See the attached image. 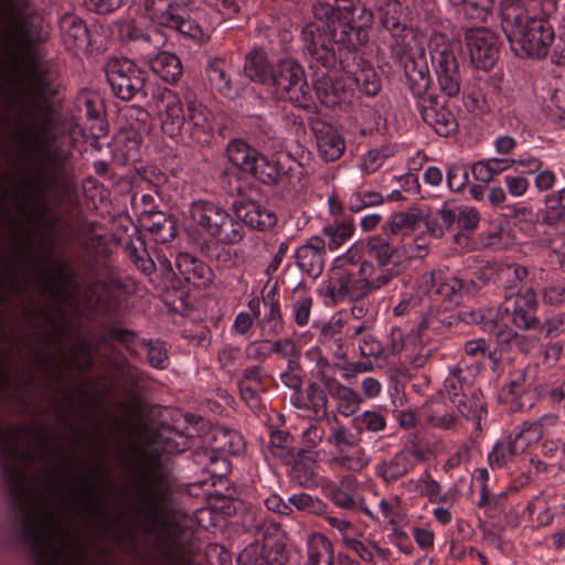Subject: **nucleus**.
<instances>
[{"instance_id":"obj_1","label":"nucleus","mask_w":565,"mask_h":565,"mask_svg":"<svg viewBox=\"0 0 565 565\" xmlns=\"http://www.w3.org/2000/svg\"><path fill=\"white\" fill-rule=\"evenodd\" d=\"M364 260L353 245L337 257L329 279L321 285V294L332 303L360 301L371 290L386 286L403 269V255L391 243L377 235L369 237Z\"/></svg>"},{"instance_id":"obj_2","label":"nucleus","mask_w":565,"mask_h":565,"mask_svg":"<svg viewBox=\"0 0 565 565\" xmlns=\"http://www.w3.org/2000/svg\"><path fill=\"white\" fill-rule=\"evenodd\" d=\"M539 301L531 288L523 294L505 296L499 307L463 310L459 313L466 324L478 326L488 333L502 352L516 350L529 353L534 345V339L520 334L510 324L521 330H536L540 327L537 317Z\"/></svg>"},{"instance_id":"obj_3","label":"nucleus","mask_w":565,"mask_h":565,"mask_svg":"<svg viewBox=\"0 0 565 565\" xmlns=\"http://www.w3.org/2000/svg\"><path fill=\"white\" fill-rule=\"evenodd\" d=\"M152 99L164 136L183 145H205L210 141L213 134L212 113L194 92L185 90L181 99L170 88L158 87L152 93Z\"/></svg>"},{"instance_id":"obj_4","label":"nucleus","mask_w":565,"mask_h":565,"mask_svg":"<svg viewBox=\"0 0 565 565\" xmlns=\"http://www.w3.org/2000/svg\"><path fill=\"white\" fill-rule=\"evenodd\" d=\"M305 47L313 63L327 70L339 67L345 73L349 88L365 96H375L381 89V79L373 66L363 57L361 47L365 38H303Z\"/></svg>"},{"instance_id":"obj_5","label":"nucleus","mask_w":565,"mask_h":565,"mask_svg":"<svg viewBox=\"0 0 565 565\" xmlns=\"http://www.w3.org/2000/svg\"><path fill=\"white\" fill-rule=\"evenodd\" d=\"M244 72L252 81L271 86L280 100H287L299 108H309L312 104L305 71L292 58H282L275 67H270L265 53L255 50L247 54Z\"/></svg>"},{"instance_id":"obj_6","label":"nucleus","mask_w":565,"mask_h":565,"mask_svg":"<svg viewBox=\"0 0 565 565\" xmlns=\"http://www.w3.org/2000/svg\"><path fill=\"white\" fill-rule=\"evenodd\" d=\"M458 289L459 282L451 273L444 270L425 273L418 278L413 290L401 294L397 303L393 307V316L399 319L401 324L404 320L416 324L434 306H440L444 301H456Z\"/></svg>"},{"instance_id":"obj_7","label":"nucleus","mask_w":565,"mask_h":565,"mask_svg":"<svg viewBox=\"0 0 565 565\" xmlns=\"http://www.w3.org/2000/svg\"><path fill=\"white\" fill-rule=\"evenodd\" d=\"M189 213L192 230L204 242L235 245L245 237L243 224L220 203L198 200L192 202Z\"/></svg>"},{"instance_id":"obj_8","label":"nucleus","mask_w":565,"mask_h":565,"mask_svg":"<svg viewBox=\"0 0 565 565\" xmlns=\"http://www.w3.org/2000/svg\"><path fill=\"white\" fill-rule=\"evenodd\" d=\"M191 3L192 0H145V12L159 33L173 31L180 35H196L201 32L199 24L179 13V8Z\"/></svg>"},{"instance_id":"obj_9","label":"nucleus","mask_w":565,"mask_h":565,"mask_svg":"<svg viewBox=\"0 0 565 565\" xmlns=\"http://www.w3.org/2000/svg\"><path fill=\"white\" fill-rule=\"evenodd\" d=\"M106 77L113 93L122 100L146 97V71L129 58H110L106 64Z\"/></svg>"},{"instance_id":"obj_10","label":"nucleus","mask_w":565,"mask_h":565,"mask_svg":"<svg viewBox=\"0 0 565 565\" xmlns=\"http://www.w3.org/2000/svg\"><path fill=\"white\" fill-rule=\"evenodd\" d=\"M501 28L505 35H554L553 28L544 17H529L520 0H505L501 4Z\"/></svg>"},{"instance_id":"obj_11","label":"nucleus","mask_w":565,"mask_h":565,"mask_svg":"<svg viewBox=\"0 0 565 565\" xmlns=\"http://www.w3.org/2000/svg\"><path fill=\"white\" fill-rule=\"evenodd\" d=\"M425 458L424 448L417 443H409L394 455L377 462L374 468L375 475L386 484H393L411 473Z\"/></svg>"},{"instance_id":"obj_12","label":"nucleus","mask_w":565,"mask_h":565,"mask_svg":"<svg viewBox=\"0 0 565 565\" xmlns=\"http://www.w3.org/2000/svg\"><path fill=\"white\" fill-rule=\"evenodd\" d=\"M158 260L167 270L195 288H206L213 280L211 267L190 253H178L173 262L166 254L158 255Z\"/></svg>"},{"instance_id":"obj_13","label":"nucleus","mask_w":565,"mask_h":565,"mask_svg":"<svg viewBox=\"0 0 565 565\" xmlns=\"http://www.w3.org/2000/svg\"><path fill=\"white\" fill-rule=\"evenodd\" d=\"M404 39L405 38H392L396 45L393 47V53L396 55L398 62L404 66L407 85L417 102L418 99H424V97H430V95H433L431 93H428L430 85L429 71L424 56L415 58L409 53V49L399 42V40L404 41Z\"/></svg>"},{"instance_id":"obj_14","label":"nucleus","mask_w":565,"mask_h":565,"mask_svg":"<svg viewBox=\"0 0 565 565\" xmlns=\"http://www.w3.org/2000/svg\"><path fill=\"white\" fill-rule=\"evenodd\" d=\"M461 285L459 284V287ZM460 288L457 290L459 295ZM460 302L459 298L456 301H444L440 306H434L423 315L420 321L415 324L418 335H420L422 344L428 342L433 335H446L457 322H463L459 318V313L468 308H461L456 313H448V310Z\"/></svg>"},{"instance_id":"obj_15","label":"nucleus","mask_w":565,"mask_h":565,"mask_svg":"<svg viewBox=\"0 0 565 565\" xmlns=\"http://www.w3.org/2000/svg\"><path fill=\"white\" fill-rule=\"evenodd\" d=\"M73 117L77 126L88 129L94 138H100L107 132L105 107L99 96L88 90L81 92L73 108Z\"/></svg>"},{"instance_id":"obj_16","label":"nucleus","mask_w":565,"mask_h":565,"mask_svg":"<svg viewBox=\"0 0 565 565\" xmlns=\"http://www.w3.org/2000/svg\"><path fill=\"white\" fill-rule=\"evenodd\" d=\"M26 64L31 88L35 98L39 103L43 104L47 114H52L53 99L58 94L60 89L55 73L44 65L34 52L28 53Z\"/></svg>"},{"instance_id":"obj_17","label":"nucleus","mask_w":565,"mask_h":565,"mask_svg":"<svg viewBox=\"0 0 565 565\" xmlns=\"http://www.w3.org/2000/svg\"><path fill=\"white\" fill-rule=\"evenodd\" d=\"M451 46H444L431 52V63L435 66L440 90L447 97L458 95L461 85L459 66L452 46H460L459 38H456Z\"/></svg>"},{"instance_id":"obj_18","label":"nucleus","mask_w":565,"mask_h":565,"mask_svg":"<svg viewBox=\"0 0 565 565\" xmlns=\"http://www.w3.org/2000/svg\"><path fill=\"white\" fill-rule=\"evenodd\" d=\"M416 109L419 111L425 124L430 126L439 136L448 137L458 129L455 115L444 106L437 95L424 97L416 102Z\"/></svg>"},{"instance_id":"obj_19","label":"nucleus","mask_w":565,"mask_h":565,"mask_svg":"<svg viewBox=\"0 0 565 565\" xmlns=\"http://www.w3.org/2000/svg\"><path fill=\"white\" fill-rule=\"evenodd\" d=\"M299 565H361L345 554L334 555L332 542L324 535L315 533L308 537L306 555Z\"/></svg>"},{"instance_id":"obj_20","label":"nucleus","mask_w":565,"mask_h":565,"mask_svg":"<svg viewBox=\"0 0 565 565\" xmlns=\"http://www.w3.org/2000/svg\"><path fill=\"white\" fill-rule=\"evenodd\" d=\"M234 218H237L245 228L266 232L271 230L277 223V216L274 211L254 200H239L233 204Z\"/></svg>"},{"instance_id":"obj_21","label":"nucleus","mask_w":565,"mask_h":565,"mask_svg":"<svg viewBox=\"0 0 565 565\" xmlns=\"http://www.w3.org/2000/svg\"><path fill=\"white\" fill-rule=\"evenodd\" d=\"M4 475L7 478L11 498L14 502L15 510L23 520V537L28 542L39 546L38 527L31 521L29 511L26 510L22 501V493L24 490V475L22 473L21 470L10 465H6Z\"/></svg>"},{"instance_id":"obj_22","label":"nucleus","mask_w":565,"mask_h":565,"mask_svg":"<svg viewBox=\"0 0 565 565\" xmlns=\"http://www.w3.org/2000/svg\"><path fill=\"white\" fill-rule=\"evenodd\" d=\"M328 498L333 504L342 510L360 512L374 523H380V518L373 513L364 503V499L358 491L355 482L345 479L339 484H333L328 489Z\"/></svg>"},{"instance_id":"obj_23","label":"nucleus","mask_w":565,"mask_h":565,"mask_svg":"<svg viewBox=\"0 0 565 565\" xmlns=\"http://www.w3.org/2000/svg\"><path fill=\"white\" fill-rule=\"evenodd\" d=\"M207 81L213 89L223 97L235 99L241 97L243 85L237 81L238 74L231 72L223 58H214L206 66Z\"/></svg>"},{"instance_id":"obj_24","label":"nucleus","mask_w":565,"mask_h":565,"mask_svg":"<svg viewBox=\"0 0 565 565\" xmlns=\"http://www.w3.org/2000/svg\"><path fill=\"white\" fill-rule=\"evenodd\" d=\"M532 444L527 443L525 434L516 427L509 436L498 440L488 455L492 469H499L522 455Z\"/></svg>"},{"instance_id":"obj_25","label":"nucleus","mask_w":565,"mask_h":565,"mask_svg":"<svg viewBox=\"0 0 565 565\" xmlns=\"http://www.w3.org/2000/svg\"><path fill=\"white\" fill-rule=\"evenodd\" d=\"M254 166L255 170L249 171L248 174L266 185L284 182L291 171V160L287 156L266 157L259 153Z\"/></svg>"},{"instance_id":"obj_26","label":"nucleus","mask_w":565,"mask_h":565,"mask_svg":"<svg viewBox=\"0 0 565 565\" xmlns=\"http://www.w3.org/2000/svg\"><path fill=\"white\" fill-rule=\"evenodd\" d=\"M311 129L317 140L319 156L329 162L338 160L345 149L342 136L333 126L320 120L311 121Z\"/></svg>"},{"instance_id":"obj_27","label":"nucleus","mask_w":565,"mask_h":565,"mask_svg":"<svg viewBox=\"0 0 565 565\" xmlns=\"http://www.w3.org/2000/svg\"><path fill=\"white\" fill-rule=\"evenodd\" d=\"M315 93L320 103L327 107L350 103L353 96V89L349 88L347 77L332 78L328 74H322L316 81Z\"/></svg>"},{"instance_id":"obj_28","label":"nucleus","mask_w":565,"mask_h":565,"mask_svg":"<svg viewBox=\"0 0 565 565\" xmlns=\"http://www.w3.org/2000/svg\"><path fill=\"white\" fill-rule=\"evenodd\" d=\"M347 9L348 8L344 2L343 6H340L334 1L333 3L323 0L317 1L312 4V12L315 19L318 20V23L307 25L301 32L302 35H315L316 33H318V35H330L331 22L347 19L350 13Z\"/></svg>"},{"instance_id":"obj_29","label":"nucleus","mask_w":565,"mask_h":565,"mask_svg":"<svg viewBox=\"0 0 565 565\" xmlns=\"http://www.w3.org/2000/svg\"><path fill=\"white\" fill-rule=\"evenodd\" d=\"M326 248L320 236H312L297 248L295 253L296 264L300 270L311 278H318L324 268Z\"/></svg>"},{"instance_id":"obj_30","label":"nucleus","mask_w":565,"mask_h":565,"mask_svg":"<svg viewBox=\"0 0 565 565\" xmlns=\"http://www.w3.org/2000/svg\"><path fill=\"white\" fill-rule=\"evenodd\" d=\"M262 301L266 311L264 316L258 319L257 327L259 328L260 337L273 340V338L279 337L285 331V321L276 289H270L263 297Z\"/></svg>"},{"instance_id":"obj_31","label":"nucleus","mask_w":565,"mask_h":565,"mask_svg":"<svg viewBox=\"0 0 565 565\" xmlns=\"http://www.w3.org/2000/svg\"><path fill=\"white\" fill-rule=\"evenodd\" d=\"M344 544L362 562L369 565H392L393 552L373 540L347 537Z\"/></svg>"},{"instance_id":"obj_32","label":"nucleus","mask_w":565,"mask_h":565,"mask_svg":"<svg viewBox=\"0 0 565 565\" xmlns=\"http://www.w3.org/2000/svg\"><path fill=\"white\" fill-rule=\"evenodd\" d=\"M320 382H322L329 395L338 401L337 408L342 416L349 417L360 409L362 397L358 392L326 374L321 375Z\"/></svg>"},{"instance_id":"obj_33","label":"nucleus","mask_w":565,"mask_h":565,"mask_svg":"<svg viewBox=\"0 0 565 565\" xmlns=\"http://www.w3.org/2000/svg\"><path fill=\"white\" fill-rule=\"evenodd\" d=\"M343 2L350 13L342 21L331 22L330 35H350L353 32L359 35L361 32H365L373 22L372 11L365 8H355L351 0H343Z\"/></svg>"},{"instance_id":"obj_34","label":"nucleus","mask_w":565,"mask_h":565,"mask_svg":"<svg viewBox=\"0 0 565 565\" xmlns=\"http://www.w3.org/2000/svg\"><path fill=\"white\" fill-rule=\"evenodd\" d=\"M501 263H487L476 270L469 277H452L461 285L459 290V300H462L463 294L476 295L483 286L489 284H498L500 277Z\"/></svg>"},{"instance_id":"obj_35","label":"nucleus","mask_w":565,"mask_h":565,"mask_svg":"<svg viewBox=\"0 0 565 565\" xmlns=\"http://www.w3.org/2000/svg\"><path fill=\"white\" fill-rule=\"evenodd\" d=\"M289 476L294 482L302 488H317L319 486L317 452L310 449H300L290 469Z\"/></svg>"},{"instance_id":"obj_36","label":"nucleus","mask_w":565,"mask_h":565,"mask_svg":"<svg viewBox=\"0 0 565 565\" xmlns=\"http://www.w3.org/2000/svg\"><path fill=\"white\" fill-rule=\"evenodd\" d=\"M499 38H466V45L475 67L489 71L499 58Z\"/></svg>"},{"instance_id":"obj_37","label":"nucleus","mask_w":565,"mask_h":565,"mask_svg":"<svg viewBox=\"0 0 565 565\" xmlns=\"http://www.w3.org/2000/svg\"><path fill=\"white\" fill-rule=\"evenodd\" d=\"M355 232V224L352 216L334 218L326 224L321 231L320 239L324 248L334 252L351 239Z\"/></svg>"},{"instance_id":"obj_38","label":"nucleus","mask_w":565,"mask_h":565,"mask_svg":"<svg viewBox=\"0 0 565 565\" xmlns=\"http://www.w3.org/2000/svg\"><path fill=\"white\" fill-rule=\"evenodd\" d=\"M141 224L158 244H166L177 235V222L161 211H149L141 217Z\"/></svg>"},{"instance_id":"obj_39","label":"nucleus","mask_w":565,"mask_h":565,"mask_svg":"<svg viewBox=\"0 0 565 565\" xmlns=\"http://www.w3.org/2000/svg\"><path fill=\"white\" fill-rule=\"evenodd\" d=\"M192 443L193 438L189 434L168 427L154 435L152 448L159 455H177L188 450Z\"/></svg>"},{"instance_id":"obj_40","label":"nucleus","mask_w":565,"mask_h":565,"mask_svg":"<svg viewBox=\"0 0 565 565\" xmlns=\"http://www.w3.org/2000/svg\"><path fill=\"white\" fill-rule=\"evenodd\" d=\"M286 354L279 356L286 361V370L280 373V380L288 388L300 391L303 384L305 371L300 364L301 352L296 342L291 339L285 348Z\"/></svg>"},{"instance_id":"obj_41","label":"nucleus","mask_w":565,"mask_h":565,"mask_svg":"<svg viewBox=\"0 0 565 565\" xmlns=\"http://www.w3.org/2000/svg\"><path fill=\"white\" fill-rule=\"evenodd\" d=\"M225 153L227 160L239 171L247 173L255 170L259 151L242 138H233L227 142Z\"/></svg>"},{"instance_id":"obj_42","label":"nucleus","mask_w":565,"mask_h":565,"mask_svg":"<svg viewBox=\"0 0 565 565\" xmlns=\"http://www.w3.org/2000/svg\"><path fill=\"white\" fill-rule=\"evenodd\" d=\"M419 418L430 427L445 430L456 429L459 422L457 415L439 402L425 404L419 411Z\"/></svg>"},{"instance_id":"obj_43","label":"nucleus","mask_w":565,"mask_h":565,"mask_svg":"<svg viewBox=\"0 0 565 565\" xmlns=\"http://www.w3.org/2000/svg\"><path fill=\"white\" fill-rule=\"evenodd\" d=\"M511 50L520 57L543 58L555 38H507Z\"/></svg>"},{"instance_id":"obj_44","label":"nucleus","mask_w":565,"mask_h":565,"mask_svg":"<svg viewBox=\"0 0 565 565\" xmlns=\"http://www.w3.org/2000/svg\"><path fill=\"white\" fill-rule=\"evenodd\" d=\"M150 70L162 81L175 83L182 74L180 58L169 52L162 51L149 58Z\"/></svg>"},{"instance_id":"obj_45","label":"nucleus","mask_w":565,"mask_h":565,"mask_svg":"<svg viewBox=\"0 0 565 565\" xmlns=\"http://www.w3.org/2000/svg\"><path fill=\"white\" fill-rule=\"evenodd\" d=\"M529 269L520 264L501 263L500 277L498 284L505 289V296H515L521 294L522 288H526Z\"/></svg>"},{"instance_id":"obj_46","label":"nucleus","mask_w":565,"mask_h":565,"mask_svg":"<svg viewBox=\"0 0 565 565\" xmlns=\"http://www.w3.org/2000/svg\"><path fill=\"white\" fill-rule=\"evenodd\" d=\"M290 340V338L271 340L262 337L259 340L249 342L245 349V353L249 360L265 362L271 354H286L285 348L289 345Z\"/></svg>"},{"instance_id":"obj_47","label":"nucleus","mask_w":565,"mask_h":565,"mask_svg":"<svg viewBox=\"0 0 565 565\" xmlns=\"http://www.w3.org/2000/svg\"><path fill=\"white\" fill-rule=\"evenodd\" d=\"M328 395L322 383L312 382L307 387L306 397H297L294 405L298 408L311 409L317 417H324L328 408Z\"/></svg>"},{"instance_id":"obj_48","label":"nucleus","mask_w":565,"mask_h":565,"mask_svg":"<svg viewBox=\"0 0 565 565\" xmlns=\"http://www.w3.org/2000/svg\"><path fill=\"white\" fill-rule=\"evenodd\" d=\"M456 7L462 8L466 18L477 20L476 24L467 26V32H488L487 28L480 23L484 22L487 17L491 13L493 0H463Z\"/></svg>"},{"instance_id":"obj_49","label":"nucleus","mask_w":565,"mask_h":565,"mask_svg":"<svg viewBox=\"0 0 565 565\" xmlns=\"http://www.w3.org/2000/svg\"><path fill=\"white\" fill-rule=\"evenodd\" d=\"M420 342V335L415 330V324H411L408 328H403L401 323L395 324L390 331V347L392 354H398L404 350L416 349Z\"/></svg>"},{"instance_id":"obj_50","label":"nucleus","mask_w":565,"mask_h":565,"mask_svg":"<svg viewBox=\"0 0 565 565\" xmlns=\"http://www.w3.org/2000/svg\"><path fill=\"white\" fill-rule=\"evenodd\" d=\"M543 203L542 221L544 224L553 226L565 222V188L547 193Z\"/></svg>"},{"instance_id":"obj_51","label":"nucleus","mask_w":565,"mask_h":565,"mask_svg":"<svg viewBox=\"0 0 565 565\" xmlns=\"http://www.w3.org/2000/svg\"><path fill=\"white\" fill-rule=\"evenodd\" d=\"M425 225L427 232L435 238H440L446 231H450L455 225L450 202H444L436 213L426 218Z\"/></svg>"},{"instance_id":"obj_52","label":"nucleus","mask_w":565,"mask_h":565,"mask_svg":"<svg viewBox=\"0 0 565 565\" xmlns=\"http://www.w3.org/2000/svg\"><path fill=\"white\" fill-rule=\"evenodd\" d=\"M416 217L414 214L409 213H395L391 216L390 222L383 226V234L380 235L383 238H386L388 243H391L394 247H396L403 255V260L405 259L404 253L395 245L392 236L405 235L409 231H412L415 226Z\"/></svg>"},{"instance_id":"obj_53","label":"nucleus","mask_w":565,"mask_h":565,"mask_svg":"<svg viewBox=\"0 0 565 565\" xmlns=\"http://www.w3.org/2000/svg\"><path fill=\"white\" fill-rule=\"evenodd\" d=\"M333 461L342 469L360 472L370 463V457L363 448L354 447L350 451H338Z\"/></svg>"},{"instance_id":"obj_54","label":"nucleus","mask_w":565,"mask_h":565,"mask_svg":"<svg viewBox=\"0 0 565 565\" xmlns=\"http://www.w3.org/2000/svg\"><path fill=\"white\" fill-rule=\"evenodd\" d=\"M401 3L398 0H388L384 7H380V18L382 26L391 35H397L404 30L401 24Z\"/></svg>"},{"instance_id":"obj_55","label":"nucleus","mask_w":565,"mask_h":565,"mask_svg":"<svg viewBox=\"0 0 565 565\" xmlns=\"http://www.w3.org/2000/svg\"><path fill=\"white\" fill-rule=\"evenodd\" d=\"M262 550L266 565H285L289 559V551L280 540L265 539Z\"/></svg>"},{"instance_id":"obj_56","label":"nucleus","mask_w":565,"mask_h":565,"mask_svg":"<svg viewBox=\"0 0 565 565\" xmlns=\"http://www.w3.org/2000/svg\"><path fill=\"white\" fill-rule=\"evenodd\" d=\"M359 440V437H356V435L344 425L332 426L330 428V434L327 436V441L338 451L358 447Z\"/></svg>"},{"instance_id":"obj_57","label":"nucleus","mask_w":565,"mask_h":565,"mask_svg":"<svg viewBox=\"0 0 565 565\" xmlns=\"http://www.w3.org/2000/svg\"><path fill=\"white\" fill-rule=\"evenodd\" d=\"M140 345L147 349V360L157 370L169 366V356L164 343L159 340H140Z\"/></svg>"},{"instance_id":"obj_58","label":"nucleus","mask_w":565,"mask_h":565,"mask_svg":"<svg viewBox=\"0 0 565 565\" xmlns=\"http://www.w3.org/2000/svg\"><path fill=\"white\" fill-rule=\"evenodd\" d=\"M463 349L468 356L477 361L489 359L495 365L501 359V356L498 355V351H502L498 347L492 350L484 339L469 340L465 343Z\"/></svg>"},{"instance_id":"obj_59","label":"nucleus","mask_w":565,"mask_h":565,"mask_svg":"<svg viewBox=\"0 0 565 565\" xmlns=\"http://www.w3.org/2000/svg\"><path fill=\"white\" fill-rule=\"evenodd\" d=\"M454 213L455 225L461 231L473 232L480 222V214L475 207L458 206L450 203Z\"/></svg>"},{"instance_id":"obj_60","label":"nucleus","mask_w":565,"mask_h":565,"mask_svg":"<svg viewBox=\"0 0 565 565\" xmlns=\"http://www.w3.org/2000/svg\"><path fill=\"white\" fill-rule=\"evenodd\" d=\"M354 424L360 433L364 430L381 433L386 428V417L376 411H365L354 418Z\"/></svg>"},{"instance_id":"obj_61","label":"nucleus","mask_w":565,"mask_h":565,"mask_svg":"<svg viewBox=\"0 0 565 565\" xmlns=\"http://www.w3.org/2000/svg\"><path fill=\"white\" fill-rule=\"evenodd\" d=\"M289 503L290 507H295L299 511L315 515H322L327 512V503L305 492L289 497Z\"/></svg>"},{"instance_id":"obj_62","label":"nucleus","mask_w":565,"mask_h":565,"mask_svg":"<svg viewBox=\"0 0 565 565\" xmlns=\"http://www.w3.org/2000/svg\"><path fill=\"white\" fill-rule=\"evenodd\" d=\"M383 196L379 192L360 191L349 196L347 207L352 213H359L366 207L379 205L383 203Z\"/></svg>"},{"instance_id":"obj_63","label":"nucleus","mask_w":565,"mask_h":565,"mask_svg":"<svg viewBox=\"0 0 565 565\" xmlns=\"http://www.w3.org/2000/svg\"><path fill=\"white\" fill-rule=\"evenodd\" d=\"M143 482L147 497L152 501L162 500L170 488L168 475L159 469L152 471V482H149L147 478Z\"/></svg>"},{"instance_id":"obj_64","label":"nucleus","mask_w":565,"mask_h":565,"mask_svg":"<svg viewBox=\"0 0 565 565\" xmlns=\"http://www.w3.org/2000/svg\"><path fill=\"white\" fill-rule=\"evenodd\" d=\"M379 509L383 520L390 525H399L404 521V510L397 497L381 499Z\"/></svg>"}]
</instances>
